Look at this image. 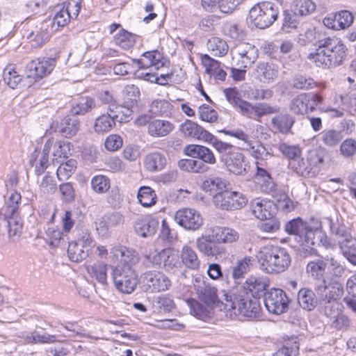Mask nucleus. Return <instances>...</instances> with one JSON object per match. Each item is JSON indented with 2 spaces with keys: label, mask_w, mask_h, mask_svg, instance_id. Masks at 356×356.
Masks as SVG:
<instances>
[{
  "label": "nucleus",
  "mask_w": 356,
  "mask_h": 356,
  "mask_svg": "<svg viewBox=\"0 0 356 356\" xmlns=\"http://www.w3.org/2000/svg\"><path fill=\"white\" fill-rule=\"evenodd\" d=\"M47 141H51L53 144L51 146L52 150V161L57 163L61 162V160L67 157V154L70 150V143L62 140H54L53 138Z\"/></svg>",
  "instance_id": "obj_33"
},
{
  "label": "nucleus",
  "mask_w": 356,
  "mask_h": 356,
  "mask_svg": "<svg viewBox=\"0 0 356 356\" xmlns=\"http://www.w3.org/2000/svg\"><path fill=\"white\" fill-rule=\"evenodd\" d=\"M137 197L139 202L144 207L154 205L157 200L155 191L149 186H141L138 190Z\"/></svg>",
  "instance_id": "obj_37"
},
{
  "label": "nucleus",
  "mask_w": 356,
  "mask_h": 356,
  "mask_svg": "<svg viewBox=\"0 0 356 356\" xmlns=\"http://www.w3.org/2000/svg\"><path fill=\"white\" fill-rule=\"evenodd\" d=\"M317 293L321 303H334L338 301L343 294V284L337 280H324L323 284L318 286Z\"/></svg>",
  "instance_id": "obj_14"
},
{
  "label": "nucleus",
  "mask_w": 356,
  "mask_h": 356,
  "mask_svg": "<svg viewBox=\"0 0 356 356\" xmlns=\"http://www.w3.org/2000/svg\"><path fill=\"white\" fill-rule=\"evenodd\" d=\"M322 305L321 312L325 316L331 318H336V323H339L341 322L344 325H347L348 323V319L344 316H338V301L332 303H321Z\"/></svg>",
  "instance_id": "obj_40"
},
{
  "label": "nucleus",
  "mask_w": 356,
  "mask_h": 356,
  "mask_svg": "<svg viewBox=\"0 0 356 356\" xmlns=\"http://www.w3.org/2000/svg\"><path fill=\"white\" fill-rule=\"evenodd\" d=\"M94 107L95 101L93 99L88 97H81L72 107V113L74 115H84L90 111Z\"/></svg>",
  "instance_id": "obj_49"
},
{
  "label": "nucleus",
  "mask_w": 356,
  "mask_h": 356,
  "mask_svg": "<svg viewBox=\"0 0 356 356\" xmlns=\"http://www.w3.org/2000/svg\"><path fill=\"white\" fill-rule=\"evenodd\" d=\"M340 152L346 158L354 156L356 154V140L353 138L346 139L341 144Z\"/></svg>",
  "instance_id": "obj_64"
},
{
  "label": "nucleus",
  "mask_w": 356,
  "mask_h": 356,
  "mask_svg": "<svg viewBox=\"0 0 356 356\" xmlns=\"http://www.w3.org/2000/svg\"><path fill=\"white\" fill-rule=\"evenodd\" d=\"M222 161L227 169L235 175H243L247 172L248 163L245 156L238 151H229L222 155Z\"/></svg>",
  "instance_id": "obj_19"
},
{
  "label": "nucleus",
  "mask_w": 356,
  "mask_h": 356,
  "mask_svg": "<svg viewBox=\"0 0 356 356\" xmlns=\"http://www.w3.org/2000/svg\"><path fill=\"white\" fill-rule=\"evenodd\" d=\"M167 164L165 156L158 152L148 154L144 159V165L149 172H157L163 170Z\"/></svg>",
  "instance_id": "obj_30"
},
{
  "label": "nucleus",
  "mask_w": 356,
  "mask_h": 356,
  "mask_svg": "<svg viewBox=\"0 0 356 356\" xmlns=\"http://www.w3.org/2000/svg\"><path fill=\"white\" fill-rule=\"evenodd\" d=\"M200 128L197 123L187 120L181 124L180 131L184 136L197 139Z\"/></svg>",
  "instance_id": "obj_60"
},
{
  "label": "nucleus",
  "mask_w": 356,
  "mask_h": 356,
  "mask_svg": "<svg viewBox=\"0 0 356 356\" xmlns=\"http://www.w3.org/2000/svg\"><path fill=\"white\" fill-rule=\"evenodd\" d=\"M224 310L231 318L241 315L249 318L259 316L261 307L256 298L248 296L224 294L222 300Z\"/></svg>",
  "instance_id": "obj_4"
},
{
  "label": "nucleus",
  "mask_w": 356,
  "mask_h": 356,
  "mask_svg": "<svg viewBox=\"0 0 356 356\" xmlns=\"http://www.w3.org/2000/svg\"><path fill=\"white\" fill-rule=\"evenodd\" d=\"M111 254H113L117 260L120 261V264L117 266L133 267V266L139 261L138 253L134 250L125 246L118 245L113 247L111 250Z\"/></svg>",
  "instance_id": "obj_23"
},
{
  "label": "nucleus",
  "mask_w": 356,
  "mask_h": 356,
  "mask_svg": "<svg viewBox=\"0 0 356 356\" xmlns=\"http://www.w3.org/2000/svg\"><path fill=\"white\" fill-rule=\"evenodd\" d=\"M112 278L116 289L123 293H131L138 284V274L133 267H113Z\"/></svg>",
  "instance_id": "obj_9"
},
{
  "label": "nucleus",
  "mask_w": 356,
  "mask_h": 356,
  "mask_svg": "<svg viewBox=\"0 0 356 356\" xmlns=\"http://www.w3.org/2000/svg\"><path fill=\"white\" fill-rule=\"evenodd\" d=\"M195 245L199 252L206 257L218 259L225 256L226 253L225 247L217 243L206 234L196 239Z\"/></svg>",
  "instance_id": "obj_18"
},
{
  "label": "nucleus",
  "mask_w": 356,
  "mask_h": 356,
  "mask_svg": "<svg viewBox=\"0 0 356 356\" xmlns=\"http://www.w3.org/2000/svg\"><path fill=\"white\" fill-rule=\"evenodd\" d=\"M110 186V179L104 175H96L91 179V187L97 193H105Z\"/></svg>",
  "instance_id": "obj_53"
},
{
  "label": "nucleus",
  "mask_w": 356,
  "mask_h": 356,
  "mask_svg": "<svg viewBox=\"0 0 356 356\" xmlns=\"http://www.w3.org/2000/svg\"><path fill=\"white\" fill-rule=\"evenodd\" d=\"M21 195L13 193L0 209V243L6 244L8 241H15L19 238L23 221L19 216Z\"/></svg>",
  "instance_id": "obj_1"
},
{
  "label": "nucleus",
  "mask_w": 356,
  "mask_h": 356,
  "mask_svg": "<svg viewBox=\"0 0 356 356\" xmlns=\"http://www.w3.org/2000/svg\"><path fill=\"white\" fill-rule=\"evenodd\" d=\"M174 128V124L170 121L154 120L149 123L147 133L152 137L161 138L168 135Z\"/></svg>",
  "instance_id": "obj_29"
},
{
  "label": "nucleus",
  "mask_w": 356,
  "mask_h": 356,
  "mask_svg": "<svg viewBox=\"0 0 356 356\" xmlns=\"http://www.w3.org/2000/svg\"><path fill=\"white\" fill-rule=\"evenodd\" d=\"M264 302L270 313L279 315L286 312L289 301L283 290L271 289L264 293Z\"/></svg>",
  "instance_id": "obj_13"
},
{
  "label": "nucleus",
  "mask_w": 356,
  "mask_h": 356,
  "mask_svg": "<svg viewBox=\"0 0 356 356\" xmlns=\"http://www.w3.org/2000/svg\"><path fill=\"white\" fill-rule=\"evenodd\" d=\"M39 187L44 194H52L56 190V183L52 176L47 175L42 179Z\"/></svg>",
  "instance_id": "obj_63"
},
{
  "label": "nucleus",
  "mask_w": 356,
  "mask_h": 356,
  "mask_svg": "<svg viewBox=\"0 0 356 356\" xmlns=\"http://www.w3.org/2000/svg\"><path fill=\"white\" fill-rule=\"evenodd\" d=\"M255 257L260 268L270 274L285 271L291 263V255L286 248L271 244L261 247Z\"/></svg>",
  "instance_id": "obj_3"
},
{
  "label": "nucleus",
  "mask_w": 356,
  "mask_h": 356,
  "mask_svg": "<svg viewBox=\"0 0 356 356\" xmlns=\"http://www.w3.org/2000/svg\"><path fill=\"white\" fill-rule=\"evenodd\" d=\"M76 168V161L74 159H69L65 163L61 161L56 172L58 179L60 181L67 179L74 173Z\"/></svg>",
  "instance_id": "obj_46"
},
{
  "label": "nucleus",
  "mask_w": 356,
  "mask_h": 356,
  "mask_svg": "<svg viewBox=\"0 0 356 356\" xmlns=\"http://www.w3.org/2000/svg\"><path fill=\"white\" fill-rule=\"evenodd\" d=\"M278 149L280 152L291 160L290 161L297 159L301 155V149L296 145H290L286 143H280L278 145Z\"/></svg>",
  "instance_id": "obj_59"
},
{
  "label": "nucleus",
  "mask_w": 356,
  "mask_h": 356,
  "mask_svg": "<svg viewBox=\"0 0 356 356\" xmlns=\"http://www.w3.org/2000/svg\"><path fill=\"white\" fill-rule=\"evenodd\" d=\"M327 262L322 259H317L308 262L306 271L313 278L320 280L323 277Z\"/></svg>",
  "instance_id": "obj_38"
},
{
  "label": "nucleus",
  "mask_w": 356,
  "mask_h": 356,
  "mask_svg": "<svg viewBox=\"0 0 356 356\" xmlns=\"http://www.w3.org/2000/svg\"><path fill=\"white\" fill-rule=\"evenodd\" d=\"M181 264L191 270H197L200 265V261L195 251L190 246H183L180 257Z\"/></svg>",
  "instance_id": "obj_32"
},
{
  "label": "nucleus",
  "mask_w": 356,
  "mask_h": 356,
  "mask_svg": "<svg viewBox=\"0 0 356 356\" xmlns=\"http://www.w3.org/2000/svg\"><path fill=\"white\" fill-rule=\"evenodd\" d=\"M122 221V216L118 212H113L107 215L104 221H101L97 227V231L102 235H104L108 232V226H114L120 224Z\"/></svg>",
  "instance_id": "obj_45"
},
{
  "label": "nucleus",
  "mask_w": 356,
  "mask_h": 356,
  "mask_svg": "<svg viewBox=\"0 0 356 356\" xmlns=\"http://www.w3.org/2000/svg\"><path fill=\"white\" fill-rule=\"evenodd\" d=\"M258 50L249 43H240L232 49L233 59L236 60L238 67L246 68L250 66L258 57Z\"/></svg>",
  "instance_id": "obj_15"
},
{
  "label": "nucleus",
  "mask_w": 356,
  "mask_h": 356,
  "mask_svg": "<svg viewBox=\"0 0 356 356\" xmlns=\"http://www.w3.org/2000/svg\"><path fill=\"white\" fill-rule=\"evenodd\" d=\"M252 258L251 257H245L238 260L233 267L232 277L237 280L243 277V275L250 270L252 265Z\"/></svg>",
  "instance_id": "obj_51"
},
{
  "label": "nucleus",
  "mask_w": 356,
  "mask_h": 356,
  "mask_svg": "<svg viewBox=\"0 0 356 356\" xmlns=\"http://www.w3.org/2000/svg\"><path fill=\"white\" fill-rule=\"evenodd\" d=\"M323 161V157L316 151H309L307 157H298L290 161L289 167L298 175L305 177H315L319 171V165Z\"/></svg>",
  "instance_id": "obj_8"
},
{
  "label": "nucleus",
  "mask_w": 356,
  "mask_h": 356,
  "mask_svg": "<svg viewBox=\"0 0 356 356\" xmlns=\"http://www.w3.org/2000/svg\"><path fill=\"white\" fill-rule=\"evenodd\" d=\"M175 220L184 229L193 231L197 230L203 223L200 213L189 208L178 210L175 213Z\"/></svg>",
  "instance_id": "obj_16"
},
{
  "label": "nucleus",
  "mask_w": 356,
  "mask_h": 356,
  "mask_svg": "<svg viewBox=\"0 0 356 356\" xmlns=\"http://www.w3.org/2000/svg\"><path fill=\"white\" fill-rule=\"evenodd\" d=\"M92 238L88 232H83L74 241L69 243L67 254L72 261L80 262L89 256L92 246Z\"/></svg>",
  "instance_id": "obj_12"
},
{
  "label": "nucleus",
  "mask_w": 356,
  "mask_h": 356,
  "mask_svg": "<svg viewBox=\"0 0 356 356\" xmlns=\"http://www.w3.org/2000/svg\"><path fill=\"white\" fill-rule=\"evenodd\" d=\"M250 206L252 213L261 220L269 219L273 216V204L266 199L255 198L252 200Z\"/></svg>",
  "instance_id": "obj_26"
},
{
  "label": "nucleus",
  "mask_w": 356,
  "mask_h": 356,
  "mask_svg": "<svg viewBox=\"0 0 356 356\" xmlns=\"http://www.w3.org/2000/svg\"><path fill=\"white\" fill-rule=\"evenodd\" d=\"M230 195V210L240 209L245 207L248 202V199L242 193L236 191H229Z\"/></svg>",
  "instance_id": "obj_62"
},
{
  "label": "nucleus",
  "mask_w": 356,
  "mask_h": 356,
  "mask_svg": "<svg viewBox=\"0 0 356 356\" xmlns=\"http://www.w3.org/2000/svg\"><path fill=\"white\" fill-rule=\"evenodd\" d=\"M184 152L193 159H198L209 165H214L216 163L213 152L203 145H188L185 147Z\"/></svg>",
  "instance_id": "obj_24"
},
{
  "label": "nucleus",
  "mask_w": 356,
  "mask_h": 356,
  "mask_svg": "<svg viewBox=\"0 0 356 356\" xmlns=\"http://www.w3.org/2000/svg\"><path fill=\"white\" fill-rule=\"evenodd\" d=\"M107 264L104 262H97L87 266V270L90 277L95 279L101 284L107 282Z\"/></svg>",
  "instance_id": "obj_36"
},
{
  "label": "nucleus",
  "mask_w": 356,
  "mask_h": 356,
  "mask_svg": "<svg viewBox=\"0 0 356 356\" xmlns=\"http://www.w3.org/2000/svg\"><path fill=\"white\" fill-rule=\"evenodd\" d=\"M299 350V343L296 339L286 342L282 348L279 349L273 356H296Z\"/></svg>",
  "instance_id": "obj_58"
},
{
  "label": "nucleus",
  "mask_w": 356,
  "mask_h": 356,
  "mask_svg": "<svg viewBox=\"0 0 356 356\" xmlns=\"http://www.w3.org/2000/svg\"><path fill=\"white\" fill-rule=\"evenodd\" d=\"M226 186L225 181L220 177H209L201 185V188L206 192L222 191Z\"/></svg>",
  "instance_id": "obj_54"
},
{
  "label": "nucleus",
  "mask_w": 356,
  "mask_h": 356,
  "mask_svg": "<svg viewBox=\"0 0 356 356\" xmlns=\"http://www.w3.org/2000/svg\"><path fill=\"white\" fill-rule=\"evenodd\" d=\"M25 340L30 343H53L58 341L56 335L46 332L40 333L38 331H34L27 335Z\"/></svg>",
  "instance_id": "obj_47"
},
{
  "label": "nucleus",
  "mask_w": 356,
  "mask_h": 356,
  "mask_svg": "<svg viewBox=\"0 0 356 356\" xmlns=\"http://www.w3.org/2000/svg\"><path fill=\"white\" fill-rule=\"evenodd\" d=\"M146 258L153 266H159L167 272H174L181 266L178 252L172 248L149 253L146 255Z\"/></svg>",
  "instance_id": "obj_10"
},
{
  "label": "nucleus",
  "mask_w": 356,
  "mask_h": 356,
  "mask_svg": "<svg viewBox=\"0 0 356 356\" xmlns=\"http://www.w3.org/2000/svg\"><path fill=\"white\" fill-rule=\"evenodd\" d=\"M115 120H118V114L111 106H108L106 113L99 116L94 125L95 131L98 134L108 132L115 124Z\"/></svg>",
  "instance_id": "obj_25"
},
{
  "label": "nucleus",
  "mask_w": 356,
  "mask_h": 356,
  "mask_svg": "<svg viewBox=\"0 0 356 356\" xmlns=\"http://www.w3.org/2000/svg\"><path fill=\"white\" fill-rule=\"evenodd\" d=\"M159 221L152 215L138 218L134 223L136 233L142 237L153 236L159 228Z\"/></svg>",
  "instance_id": "obj_21"
},
{
  "label": "nucleus",
  "mask_w": 356,
  "mask_h": 356,
  "mask_svg": "<svg viewBox=\"0 0 356 356\" xmlns=\"http://www.w3.org/2000/svg\"><path fill=\"white\" fill-rule=\"evenodd\" d=\"M52 22L46 21L36 26L33 30L29 34L27 38L31 43V47L38 48L49 40L51 30L50 26Z\"/></svg>",
  "instance_id": "obj_22"
},
{
  "label": "nucleus",
  "mask_w": 356,
  "mask_h": 356,
  "mask_svg": "<svg viewBox=\"0 0 356 356\" xmlns=\"http://www.w3.org/2000/svg\"><path fill=\"white\" fill-rule=\"evenodd\" d=\"M317 47L307 58L316 67L327 69L340 65L346 56L347 48L343 41L335 37H325L317 41Z\"/></svg>",
  "instance_id": "obj_2"
},
{
  "label": "nucleus",
  "mask_w": 356,
  "mask_h": 356,
  "mask_svg": "<svg viewBox=\"0 0 356 356\" xmlns=\"http://www.w3.org/2000/svg\"><path fill=\"white\" fill-rule=\"evenodd\" d=\"M298 13L296 10H284L283 15V24H282V29L286 32H289L290 29H296L298 24Z\"/></svg>",
  "instance_id": "obj_57"
},
{
  "label": "nucleus",
  "mask_w": 356,
  "mask_h": 356,
  "mask_svg": "<svg viewBox=\"0 0 356 356\" xmlns=\"http://www.w3.org/2000/svg\"><path fill=\"white\" fill-rule=\"evenodd\" d=\"M122 95L126 104H131V106L136 105L140 98V92L139 88L134 85H127L122 90Z\"/></svg>",
  "instance_id": "obj_43"
},
{
  "label": "nucleus",
  "mask_w": 356,
  "mask_h": 356,
  "mask_svg": "<svg viewBox=\"0 0 356 356\" xmlns=\"http://www.w3.org/2000/svg\"><path fill=\"white\" fill-rule=\"evenodd\" d=\"M207 49L214 56H222L228 51V45L226 42L219 38L213 37L207 42Z\"/></svg>",
  "instance_id": "obj_39"
},
{
  "label": "nucleus",
  "mask_w": 356,
  "mask_h": 356,
  "mask_svg": "<svg viewBox=\"0 0 356 356\" xmlns=\"http://www.w3.org/2000/svg\"><path fill=\"white\" fill-rule=\"evenodd\" d=\"M298 301L302 308L312 311L318 304V298L312 289L303 288L298 292Z\"/></svg>",
  "instance_id": "obj_31"
},
{
  "label": "nucleus",
  "mask_w": 356,
  "mask_h": 356,
  "mask_svg": "<svg viewBox=\"0 0 356 356\" xmlns=\"http://www.w3.org/2000/svg\"><path fill=\"white\" fill-rule=\"evenodd\" d=\"M309 95L302 93L291 101L290 108L296 114L303 115L307 113V104L309 103Z\"/></svg>",
  "instance_id": "obj_50"
},
{
  "label": "nucleus",
  "mask_w": 356,
  "mask_h": 356,
  "mask_svg": "<svg viewBox=\"0 0 356 356\" xmlns=\"http://www.w3.org/2000/svg\"><path fill=\"white\" fill-rule=\"evenodd\" d=\"M153 307L159 312H170L175 308V304L169 296L163 295L154 298Z\"/></svg>",
  "instance_id": "obj_48"
},
{
  "label": "nucleus",
  "mask_w": 356,
  "mask_h": 356,
  "mask_svg": "<svg viewBox=\"0 0 356 356\" xmlns=\"http://www.w3.org/2000/svg\"><path fill=\"white\" fill-rule=\"evenodd\" d=\"M56 60L54 58H43L42 60H32L29 63L28 77L33 79L42 78L49 74L55 67Z\"/></svg>",
  "instance_id": "obj_20"
},
{
  "label": "nucleus",
  "mask_w": 356,
  "mask_h": 356,
  "mask_svg": "<svg viewBox=\"0 0 356 356\" xmlns=\"http://www.w3.org/2000/svg\"><path fill=\"white\" fill-rule=\"evenodd\" d=\"M278 76V67L268 63H259L254 70V76L260 82L270 83Z\"/></svg>",
  "instance_id": "obj_27"
},
{
  "label": "nucleus",
  "mask_w": 356,
  "mask_h": 356,
  "mask_svg": "<svg viewBox=\"0 0 356 356\" xmlns=\"http://www.w3.org/2000/svg\"><path fill=\"white\" fill-rule=\"evenodd\" d=\"M115 42L124 49H129L136 43V35L125 30H120L114 37Z\"/></svg>",
  "instance_id": "obj_42"
},
{
  "label": "nucleus",
  "mask_w": 356,
  "mask_h": 356,
  "mask_svg": "<svg viewBox=\"0 0 356 356\" xmlns=\"http://www.w3.org/2000/svg\"><path fill=\"white\" fill-rule=\"evenodd\" d=\"M3 79L5 83L11 88H15L22 80L20 76L11 65H9L4 69L3 72Z\"/></svg>",
  "instance_id": "obj_56"
},
{
  "label": "nucleus",
  "mask_w": 356,
  "mask_h": 356,
  "mask_svg": "<svg viewBox=\"0 0 356 356\" xmlns=\"http://www.w3.org/2000/svg\"><path fill=\"white\" fill-rule=\"evenodd\" d=\"M279 10L277 6L270 1H261L253 6L248 15L250 23L259 29H265L277 19Z\"/></svg>",
  "instance_id": "obj_7"
},
{
  "label": "nucleus",
  "mask_w": 356,
  "mask_h": 356,
  "mask_svg": "<svg viewBox=\"0 0 356 356\" xmlns=\"http://www.w3.org/2000/svg\"><path fill=\"white\" fill-rule=\"evenodd\" d=\"M80 127L79 120L74 117H65L60 124V133L66 138L74 136Z\"/></svg>",
  "instance_id": "obj_35"
},
{
  "label": "nucleus",
  "mask_w": 356,
  "mask_h": 356,
  "mask_svg": "<svg viewBox=\"0 0 356 356\" xmlns=\"http://www.w3.org/2000/svg\"><path fill=\"white\" fill-rule=\"evenodd\" d=\"M294 122V118L288 114L278 115L271 119L273 129L284 134L290 132Z\"/></svg>",
  "instance_id": "obj_34"
},
{
  "label": "nucleus",
  "mask_w": 356,
  "mask_h": 356,
  "mask_svg": "<svg viewBox=\"0 0 356 356\" xmlns=\"http://www.w3.org/2000/svg\"><path fill=\"white\" fill-rule=\"evenodd\" d=\"M343 254L351 263V259L356 257V238L350 235L339 241Z\"/></svg>",
  "instance_id": "obj_41"
},
{
  "label": "nucleus",
  "mask_w": 356,
  "mask_h": 356,
  "mask_svg": "<svg viewBox=\"0 0 356 356\" xmlns=\"http://www.w3.org/2000/svg\"><path fill=\"white\" fill-rule=\"evenodd\" d=\"M187 306L189 308V312L191 315L199 319L204 320L209 316V309L202 303L195 299H188L186 300Z\"/></svg>",
  "instance_id": "obj_44"
},
{
  "label": "nucleus",
  "mask_w": 356,
  "mask_h": 356,
  "mask_svg": "<svg viewBox=\"0 0 356 356\" xmlns=\"http://www.w3.org/2000/svg\"><path fill=\"white\" fill-rule=\"evenodd\" d=\"M269 285V281L266 277L251 276L243 284V288L248 290L254 298L260 297Z\"/></svg>",
  "instance_id": "obj_28"
},
{
  "label": "nucleus",
  "mask_w": 356,
  "mask_h": 356,
  "mask_svg": "<svg viewBox=\"0 0 356 356\" xmlns=\"http://www.w3.org/2000/svg\"><path fill=\"white\" fill-rule=\"evenodd\" d=\"M193 284L198 298L207 306H213L218 300L217 289L204 277L199 275L193 280Z\"/></svg>",
  "instance_id": "obj_17"
},
{
  "label": "nucleus",
  "mask_w": 356,
  "mask_h": 356,
  "mask_svg": "<svg viewBox=\"0 0 356 356\" xmlns=\"http://www.w3.org/2000/svg\"><path fill=\"white\" fill-rule=\"evenodd\" d=\"M321 134L323 143L330 147L337 145L342 139L341 132L334 129L325 130Z\"/></svg>",
  "instance_id": "obj_52"
},
{
  "label": "nucleus",
  "mask_w": 356,
  "mask_h": 356,
  "mask_svg": "<svg viewBox=\"0 0 356 356\" xmlns=\"http://www.w3.org/2000/svg\"><path fill=\"white\" fill-rule=\"evenodd\" d=\"M320 227L318 223L312 225L310 223L304 222L301 218H297L286 222L285 231L289 234H293L298 237L301 250L307 256L316 252V249L314 247L316 243L315 236L320 233Z\"/></svg>",
  "instance_id": "obj_5"
},
{
  "label": "nucleus",
  "mask_w": 356,
  "mask_h": 356,
  "mask_svg": "<svg viewBox=\"0 0 356 356\" xmlns=\"http://www.w3.org/2000/svg\"><path fill=\"white\" fill-rule=\"evenodd\" d=\"M200 118L205 122H213L217 120L216 111L209 105L202 104L198 108Z\"/></svg>",
  "instance_id": "obj_61"
},
{
  "label": "nucleus",
  "mask_w": 356,
  "mask_h": 356,
  "mask_svg": "<svg viewBox=\"0 0 356 356\" xmlns=\"http://www.w3.org/2000/svg\"><path fill=\"white\" fill-rule=\"evenodd\" d=\"M141 279L144 291L147 293L165 291L172 285L170 278L158 270H147L142 275Z\"/></svg>",
  "instance_id": "obj_11"
},
{
  "label": "nucleus",
  "mask_w": 356,
  "mask_h": 356,
  "mask_svg": "<svg viewBox=\"0 0 356 356\" xmlns=\"http://www.w3.org/2000/svg\"><path fill=\"white\" fill-rule=\"evenodd\" d=\"M230 195L229 191H220L215 194L213 197V202L214 205L222 210H230Z\"/></svg>",
  "instance_id": "obj_55"
},
{
  "label": "nucleus",
  "mask_w": 356,
  "mask_h": 356,
  "mask_svg": "<svg viewBox=\"0 0 356 356\" xmlns=\"http://www.w3.org/2000/svg\"><path fill=\"white\" fill-rule=\"evenodd\" d=\"M132 61L138 65L139 70L135 73L138 79H143L151 83H156L165 86V82H159V79L154 73L165 65L162 56L158 51H147L142 55L140 59H132Z\"/></svg>",
  "instance_id": "obj_6"
}]
</instances>
